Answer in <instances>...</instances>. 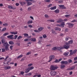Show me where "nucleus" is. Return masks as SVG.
<instances>
[{
	"label": "nucleus",
	"mask_w": 77,
	"mask_h": 77,
	"mask_svg": "<svg viewBox=\"0 0 77 77\" xmlns=\"http://www.w3.org/2000/svg\"><path fill=\"white\" fill-rule=\"evenodd\" d=\"M3 45L5 47V49L6 50H9V45H10L8 44L7 42H6L5 43H3Z\"/></svg>",
	"instance_id": "obj_1"
},
{
	"label": "nucleus",
	"mask_w": 77,
	"mask_h": 77,
	"mask_svg": "<svg viewBox=\"0 0 77 77\" xmlns=\"http://www.w3.org/2000/svg\"><path fill=\"white\" fill-rule=\"evenodd\" d=\"M57 68H58V67L57 66L51 65L50 67V69L51 71H52V70H55L56 69H57Z\"/></svg>",
	"instance_id": "obj_2"
},
{
	"label": "nucleus",
	"mask_w": 77,
	"mask_h": 77,
	"mask_svg": "<svg viewBox=\"0 0 77 77\" xmlns=\"http://www.w3.org/2000/svg\"><path fill=\"white\" fill-rule=\"evenodd\" d=\"M50 74L52 76H54L57 74V72L54 71H52L50 72Z\"/></svg>",
	"instance_id": "obj_3"
},
{
	"label": "nucleus",
	"mask_w": 77,
	"mask_h": 77,
	"mask_svg": "<svg viewBox=\"0 0 77 77\" xmlns=\"http://www.w3.org/2000/svg\"><path fill=\"white\" fill-rule=\"evenodd\" d=\"M77 50L75 49V50H74L72 52V50H70V56H71V55H72L73 54H75L77 52Z\"/></svg>",
	"instance_id": "obj_4"
},
{
	"label": "nucleus",
	"mask_w": 77,
	"mask_h": 77,
	"mask_svg": "<svg viewBox=\"0 0 77 77\" xmlns=\"http://www.w3.org/2000/svg\"><path fill=\"white\" fill-rule=\"evenodd\" d=\"M70 45H64L63 46V48H65V49H68L69 48Z\"/></svg>",
	"instance_id": "obj_5"
},
{
	"label": "nucleus",
	"mask_w": 77,
	"mask_h": 77,
	"mask_svg": "<svg viewBox=\"0 0 77 77\" xmlns=\"http://www.w3.org/2000/svg\"><path fill=\"white\" fill-rule=\"evenodd\" d=\"M13 36H14L13 35H10L8 36H7V38H8L9 39H14V38L13 37Z\"/></svg>",
	"instance_id": "obj_6"
},
{
	"label": "nucleus",
	"mask_w": 77,
	"mask_h": 77,
	"mask_svg": "<svg viewBox=\"0 0 77 77\" xmlns=\"http://www.w3.org/2000/svg\"><path fill=\"white\" fill-rule=\"evenodd\" d=\"M61 63L62 64H64V65H68L69 64L68 62L66 61H61Z\"/></svg>",
	"instance_id": "obj_7"
},
{
	"label": "nucleus",
	"mask_w": 77,
	"mask_h": 77,
	"mask_svg": "<svg viewBox=\"0 0 77 77\" xmlns=\"http://www.w3.org/2000/svg\"><path fill=\"white\" fill-rule=\"evenodd\" d=\"M54 58V55H51L50 56V60L49 61H48V62H50L51 60H52V59H53Z\"/></svg>",
	"instance_id": "obj_8"
},
{
	"label": "nucleus",
	"mask_w": 77,
	"mask_h": 77,
	"mask_svg": "<svg viewBox=\"0 0 77 77\" xmlns=\"http://www.w3.org/2000/svg\"><path fill=\"white\" fill-rule=\"evenodd\" d=\"M64 26H65V22H63L61 23H60V25H58V26H59L60 27H64Z\"/></svg>",
	"instance_id": "obj_9"
},
{
	"label": "nucleus",
	"mask_w": 77,
	"mask_h": 77,
	"mask_svg": "<svg viewBox=\"0 0 77 77\" xmlns=\"http://www.w3.org/2000/svg\"><path fill=\"white\" fill-rule=\"evenodd\" d=\"M59 7L61 8V9H66V7L63 5H59Z\"/></svg>",
	"instance_id": "obj_10"
},
{
	"label": "nucleus",
	"mask_w": 77,
	"mask_h": 77,
	"mask_svg": "<svg viewBox=\"0 0 77 77\" xmlns=\"http://www.w3.org/2000/svg\"><path fill=\"white\" fill-rule=\"evenodd\" d=\"M30 41H32V42H35L36 41V38H30Z\"/></svg>",
	"instance_id": "obj_11"
},
{
	"label": "nucleus",
	"mask_w": 77,
	"mask_h": 77,
	"mask_svg": "<svg viewBox=\"0 0 77 77\" xmlns=\"http://www.w3.org/2000/svg\"><path fill=\"white\" fill-rule=\"evenodd\" d=\"M1 42L2 44H3L4 43H5V42H6V40H5V39L4 38H3L1 40Z\"/></svg>",
	"instance_id": "obj_12"
},
{
	"label": "nucleus",
	"mask_w": 77,
	"mask_h": 77,
	"mask_svg": "<svg viewBox=\"0 0 77 77\" xmlns=\"http://www.w3.org/2000/svg\"><path fill=\"white\" fill-rule=\"evenodd\" d=\"M63 20H62V19H59L58 20V21H57V23H62V22H63Z\"/></svg>",
	"instance_id": "obj_13"
},
{
	"label": "nucleus",
	"mask_w": 77,
	"mask_h": 77,
	"mask_svg": "<svg viewBox=\"0 0 77 77\" xmlns=\"http://www.w3.org/2000/svg\"><path fill=\"white\" fill-rule=\"evenodd\" d=\"M75 66H74L71 67L67 69V70H72V69H74V68H75Z\"/></svg>",
	"instance_id": "obj_14"
},
{
	"label": "nucleus",
	"mask_w": 77,
	"mask_h": 77,
	"mask_svg": "<svg viewBox=\"0 0 77 77\" xmlns=\"http://www.w3.org/2000/svg\"><path fill=\"white\" fill-rule=\"evenodd\" d=\"M10 33L14 35H17L18 33L17 32H10Z\"/></svg>",
	"instance_id": "obj_15"
},
{
	"label": "nucleus",
	"mask_w": 77,
	"mask_h": 77,
	"mask_svg": "<svg viewBox=\"0 0 77 77\" xmlns=\"http://www.w3.org/2000/svg\"><path fill=\"white\" fill-rule=\"evenodd\" d=\"M57 8L56 6H54V7H51L50 8L51 10H55Z\"/></svg>",
	"instance_id": "obj_16"
},
{
	"label": "nucleus",
	"mask_w": 77,
	"mask_h": 77,
	"mask_svg": "<svg viewBox=\"0 0 77 77\" xmlns=\"http://www.w3.org/2000/svg\"><path fill=\"white\" fill-rule=\"evenodd\" d=\"M69 54V52H65L63 53V55L65 56H68Z\"/></svg>",
	"instance_id": "obj_17"
},
{
	"label": "nucleus",
	"mask_w": 77,
	"mask_h": 77,
	"mask_svg": "<svg viewBox=\"0 0 77 77\" xmlns=\"http://www.w3.org/2000/svg\"><path fill=\"white\" fill-rule=\"evenodd\" d=\"M8 43L9 44H10V45H14V42L12 41H10L8 42Z\"/></svg>",
	"instance_id": "obj_18"
},
{
	"label": "nucleus",
	"mask_w": 77,
	"mask_h": 77,
	"mask_svg": "<svg viewBox=\"0 0 77 77\" xmlns=\"http://www.w3.org/2000/svg\"><path fill=\"white\" fill-rule=\"evenodd\" d=\"M73 26H74V24L72 23H69V26L70 28V27H73Z\"/></svg>",
	"instance_id": "obj_19"
},
{
	"label": "nucleus",
	"mask_w": 77,
	"mask_h": 77,
	"mask_svg": "<svg viewBox=\"0 0 77 77\" xmlns=\"http://www.w3.org/2000/svg\"><path fill=\"white\" fill-rule=\"evenodd\" d=\"M11 68V67L10 66H8L5 67L4 68L5 69H10Z\"/></svg>",
	"instance_id": "obj_20"
},
{
	"label": "nucleus",
	"mask_w": 77,
	"mask_h": 77,
	"mask_svg": "<svg viewBox=\"0 0 77 77\" xmlns=\"http://www.w3.org/2000/svg\"><path fill=\"white\" fill-rule=\"evenodd\" d=\"M65 67V66L63 64H61L60 66V68L61 69H63Z\"/></svg>",
	"instance_id": "obj_21"
},
{
	"label": "nucleus",
	"mask_w": 77,
	"mask_h": 77,
	"mask_svg": "<svg viewBox=\"0 0 77 77\" xmlns=\"http://www.w3.org/2000/svg\"><path fill=\"white\" fill-rule=\"evenodd\" d=\"M63 47H58L57 48V50H62V49H63Z\"/></svg>",
	"instance_id": "obj_22"
},
{
	"label": "nucleus",
	"mask_w": 77,
	"mask_h": 77,
	"mask_svg": "<svg viewBox=\"0 0 77 77\" xmlns=\"http://www.w3.org/2000/svg\"><path fill=\"white\" fill-rule=\"evenodd\" d=\"M54 12L55 13H56V14H57L59 12V10L57 9L54 11Z\"/></svg>",
	"instance_id": "obj_23"
},
{
	"label": "nucleus",
	"mask_w": 77,
	"mask_h": 77,
	"mask_svg": "<svg viewBox=\"0 0 77 77\" xmlns=\"http://www.w3.org/2000/svg\"><path fill=\"white\" fill-rule=\"evenodd\" d=\"M9 35V33L6 32L3 35V36H6L7 35Z\"/></svg>",
	"instance_id": "obj_24"
},
{
	"label": "nucleus",
	"mask_w": 77,
	"mask_h": 77,
	"mask_svg": "<svg viewBox=\"0 0 77 77\" xmlns=\"http://www.w3.org/2000/svg\"><path fill=\"white\" fill-rule=\"evenodd\" d=\"M68 42L69 44H71L73 43V40H71L70 41H69Z\"/></svg>",
	"instance_id": "obj_25"
},
{
	"label": "nucleus",
	"mask_w": 77,
	"mask_h": 77,
	"mask_svg": "<svg viewBox=\"0 0 77 77\" xmlns=\"http://www.w3.org/2000/svg\"><path fill=\"white\" fill-rule=\"evenodd\" d=\"M43 29H44V28L43 27H40L38 29L39 31H41V30H43Z\"/></svg>",
	"instance_id": "obj_26"
},
{
	"label": "nucleus",
	"mask_w": 77,
	"mask_h": 77,
	"mask_svg": "<svg viewBox=\"0 0 77 77\" xmlns=\"http://www.w3.org/2000/svg\"><path fill=\"white\" fill-rule=\"evenodd\" d=\"M33 23V21L32 20H29L27 22L28 24H31Z\"/></svg>",
	"instance_id": "obj_27"
},
{
	"label": "nucleus",
	"mask_w": 77,
	"mask_h": 77,
	"mask_svg": "<svg viewBox=\"0 0 77 77\" xmlns=\"http://www.w3.org/2000/svg\"><path fill=\"white\" fill-rule=\"evenodd\" d=\"M29 71H30V70H29V69L28 68V69H26L25 72H26V73L28 72H29Z\"/></svg>",
	"instance_id": "obj_28"
},
{
	"label": "nucleus",
	"mask_w": 77,
	"mask_h": 77,
	"mask_svg": "<svg viewBox=\"0 0 77 77\" xmlns=\"http://www.w3.org/2000/svg\"><path fill=\"white\" fill-rule=\"evenodd\" d=\"M55 30H60L61 29L59 28L56 27L55 28Z\"/></svg>",
	"instance_id": "obj_29"
},
{
	"label": "nucleus",
	"mask_w": 77,
	"mask_h": 77,
	"mask_svg": "<svg viewBox=\"0 0 77 77\" xmlns=\"http://www.w3.org/2000/svg\"><path fill=\"white\" fill-rule=\"evenodd\" d=\"M27 4L28 6H30V5H31L32 4V3L28 2H27Z\"/></svg>",
	"instance_id": "obj_30"
},
{
	"label": "nucleus",
	"mask_w": 77,
	"mask_h": 77,
	"mask_svg": "<svg viewBox=\"0 0 77 77\" xmlns=\"http://www.w3.org/2000/svg\"><path fill=\"white\" fill-rule=\"evenodd\" d=\"M3 26H5V27H6V26H8V24L7 23L3 24Z\"/></svg>",
	"instance_id": "obj_31"
},
{
	"label": "nucleus",
	"mask_w": 77,
	"mask_h": 77,
	"mask_svg": "<svg viewBox=\"0 0 77 77\" xmlns=\"http://www.w3.org/2000/svg\"><path fill=\"white\" fill-rule=\"evenodd\" d=\"M52 50L55 51L57 50V48L56 47H55L52 49Z\"/></svg>",
	"instance_id": "obj_32"
},
{
	"label": "nucleus",
	"mask_w": 77,
	"mask_h": 77,
	"mask_svg": "<svg viewBox=\"0 0 77 77\" xmlns=\"http://www.w3.org/2000/svg\"><path fill=\"white\" fill-rule=\"evenodd\" d=\"M6 28H4L1 30V31L3 32L4 31H6Z\"/></svg>",
	"instance_id": "obj_33"
},
{
	"label": "nucleus",
	"mask_w": 77,
	"mask_h": 77,
	"mask_svg": "<svg viewBox=\"0 0 77 77\" xmlns=\"http://www.w3.org/2000/svg\"><path fill=\"white\" fill-rule=\"evenodd\" d=\"M29 69L30 71V70H32V69H33L34 68V67H31L29 68Z\"/></svg>",
	"instance_id": "obj_34"
},
{
	"label": "nucleus",
	"mask_w": 77,
	"mask_h": 77,
	"mask_svg": "<svg viewBox=\"0 0 77 77\" xmlns=\"http://www.w3.org/2000/svg\"><path fill=\"white\" fill-rule=\"evenodd\" d=\"M65 17L67 18H69V17H70V15H66L65 16Z\"/></svg>",
	"instance_id": "obj_35"
},
{
	"label": "nucleus",
	"mask_w": 77,
	"mask_h": 77,
	"mask_svg": "<svg viewBox=\"0 0 77 77\" xmlns=\"http://www.w3.org/2000/svg\"><path fill=\"white\" fill-rule=\"evenodd\" d=\"M14 39H17V37H18V35H14Z\"/></svg>",
	"instance_id": "obj_36"
},
{
	"label": "nucleus",
	"mask_w": 77,
	"mask_h": 77,
	"mask_svg": "<svg viewBox=\"0 0 77 77\" xmlns=\"http://www.w3.org/2000/svg\"><path fill=\"white\" fill-rule=\"evenodd\" d=\"M71 62H72V60H68V63H71Z\"/></svg>",
	"instance_id": "obj_37"
},
{
	"label": "nucleus",
	"mask_w": 77,
	"mask_h": 77,
	"mask_svg": "<svg viewBox=\"0 0 77 77\" xmlns=\"http://www.w3.org/2000/svg\"><path fill=\"white\" fill-rule=\"evenodd\" d=\"M8 8H9V9H13L11 5H9Z\"/></svg>",
	"instance_id": "obj_38"
},
{
	"label": "nucleus",
	"mask_w": 77,
	"mask_h": 77,
	"mask_svg": "<svg viewBox=\"0 0 77 77\" xmlns=\"http://www.w3.org/2000/svg\"><path fill=\"white\" fill-rule=\"evenodd\" d=\"M53 5L52 4H50L49 5H48V8H50Z\"/></svg>",
	"instance_id": "obj_39"
},
{
	"label": "nucleus",
	"mask_w": 77,
	"mask_h": 77,
	"mask_svg": "<svg viewBox=\"0 0 77 77\" xmlns=\"http://www.w3.org/2000/svg\"><path fill=\"white\" fill-rule=\"evenodd\" d=\"M23 35L25 37V36L27 37V36H29V35H28V34L26 33H24V34Z\"/></svg>",
	"instance_id": "obj_40"
},
{
	"label": "nucleus",
	"mask_w": 77,
	"mask_h": 77,
	"mask_svg": "<svg viewBox=\"0 0 77 77\" xmlns=\"http://www.w3.org/2000/svg\"><path fill=\"white\" fill-rule=\"evenodd\" d=\"M43 37L44 38H47V35H46L44 34L43 35Z\"/></svg>",
	"instance_id": "obj_41"
},
{
	"label": "nucleus",
	"mask_w": 77,
	"mask_h": 77,
	"mask_svg": "<svg viewBox=\"0 0 77 77\" xmlns=\"http://www.w3.org/2000/svg\"><path fill=\"white\" fill-rule=\"evenodd\" d=\"M48 21H50V22H54V20H48Z\"/></svg>",
	"instance_id": "obj_42"
},
{
	"label": "nucleus",
	"mask_w": 77,
	"mask_h": 77,
	"mask_svg": "<svg viewBox=\"0 0 77 77\" xmlns=\"http://www.w3.org/2000/svg\"><path fill=\"white\" fill-rule=\"evenodd\" d=\"M21 38H22V36H20L18 37L17 39L19 40V39H21Z\"/></svg>",
	"instance_id": "obj_43"
},
{
	"label": "nucleus",
	"mask_w": 77,
	"mask_h": 77,
	"mask_svg": "<svg viewBox=\"0 0 77 77\" xmlns=\"http://www.w3.org/2000/svg\"><path fill=\"white\" fill-rule=\"evenodd\" d=\"M69 39V38L68 37H67L66 38V41H68V40Z\"/></svg>",
	"instance_id": "obj_44"
},
{
	"label": "nucleus",
	"mask_w": 77,
	"mask_h": 77,
	"mask_svg": "<svg viewBox=\"0 0 77 77\" xmlns=\"http://www.w3.org/2000/svg\"><path fill=\"white\" fill-rule=\"evenodd\" d=\"M45 2H50V0H45Z\"/></svg>",
	"instance_id": "obj_45"
},
{
	"label": "nucleus",
	"mask_w": 77,
	"mask_h": 77,
	"mask_svg": "<svg viewBox=\"0 0 77 77\" xmlns=\"http://www.w3.org/2000/svg\"><path fill=\"white\" fill-rule=\"evenodd\" d=\"M22 56H23V55H20V56H19L17 57V58L18 59V58H20V57H22Z\"/></svg>",
	"instance_id": "obj_46"
},
{
	"label": "nucleus",
	"mask_w": 77,
	"mask_h": 77,
	"mask_svg": "<svg viewBox=\"0 0 77 77\" xmlns=\"http://www.w3.org/2000/svg\"><path fill=\"white\" fill-rule=\"evenodd\" d=\"M58 2L59 3H63V1H59Z\"/></svg>",
	"instance_id": "obj_47"
},
{
	"label": "nucleus",
	"mask_w": 77,
	"mask_h": 77,
	"mask_svg": "<svg viewBox=\"0 0 77 77\" xmlns=\"http://www.w3.org/2000/svg\"><path fill=\"white\" fill-rule=\"evenodd\" d=\"M13 46L11 45L10 46V48L11 49V50H12V48H13Z\"/></svg>",
	"instance_id": "obj_48"
},
{
	"label": "nucleus",
	"mask_w": 77,
	"mask_h": 77,
	"mask_svg": "<svg viewBox=\"0 0 77 77\" xmlns=\"http://www.w3.org/2000/svg\"><path fill=\"white\" fill-rule=\"evenodd\" d=\"M45 17H46V18H48V17H49L48 16V15H47V14H45Z\"/></svg>",
	"instance_id": "obj_49"
},
{
	"label": "nucleus",
	"mask_w": 77,
	"mask_h": 77,
	"mask_svg": "<svg viewBox=\"0 0 77 77\" xmlns=\"http://www.w3.org/2000/svg\"><path fill=\"white\" fill-rule=\"evenodd\" d=\"M30 53H31V52H28L27 53L26 55H29V54H30Z\"/></svg>",
	"instance_id": "obj_50"
},
{
	"label": "nucleus",
	"mask_w": 77,
	"mask_h": 77,
	"mask_svg": "<svg viewBox=\"0 0 77 77\" xmlns=\"http://www.w3.org/2000/svg\"><path fill=\"white\" fill-rule=\"evenodd\" d=\"M30 2H33L32 0H26V2H30Z\"/></svg>",
	"instance_id": "obj_51"
},
{
	"label": "nucleus",
	"mask_w": 77,
	"mask_h": 77,
	"mask_svg": "<svg viewBox=\"0 0 77 77\" xmlns=\"http://www.w3.org/2000/svg\"><path fill=\"white\" fill-rule=\"evenodd\" d=\"M2 52H5V49H2Z\"/></svg>",
	"instance_id": "obj_52"
},
{
	"label": "nucleus",
	"mask_w": 77,
	"mask_h": 77,
	"mask_svg": "<svg viewBox=\"0 0 77 77\" xmlns=\"http://www.w3.org/2000/svg\"><path fill=\"white\" fill-rule=\"evenodd\" d=\"M54 62H56V63L59 62V60L58 61L57 59H56L55 61H54Z\"/></svg>",
	"instance_id": "obj_53"
},
{
	"label": "nucleus",
	"mask_w": 77,
	"mask_h": 77,
	"mask_svg": "<svg viewBox=\"0 0 77 77\" xmlns=\"http://www.w3.org/2000/svg\"><path fill=\"white\" fill-rule=\"evenodd\" d=\"M29 39L28 38H26L24 40V41H28Z\"/></svg>",
	"instance_id": "obj_54"
},
{
	"label": "nucleus",
	"mask_w": 77,
	"mask_h": 77,
	"mask_svg": "<svg viewBox=\"0 0 77 77\" xmlns=\"http://www.w3.org/2000/svg\"><path fill=\"white\" fill-rule=\"evenodd\" d=\"M24 72L23 71H21V74H22V75H23V74H24Z\"/></svg>",
	"instance_id": "obj_55"
},
{
	"label": "nucleus",
	"mask_w": 77,
	"mask_h": 77,
	"mask_svg": "<svg viewBox=\"0 0 77 77\" xmlns=\"http://www.w3.org/2000/svg\"><path fill=\"white\" fill-rule=\"evenodd\" d=\"M32 65H33L32 64H28V66H32Z\"/></svg>",
	"instance_id": "obj_56"
},
{
	"label": "nucleus",
	"mask_w": 77,
	"mask_h": 77,
	"mask_svg": "<svg viewBox=\"0 0 77 77\" xmlns=\"http://www.w3.org/2000/svg\"><path fill=\"white\" fill-rule=\"evenodd\" d=\"M34 32H39V31L38 30H34Z\"/></svg>",
	"instance_id": "obj_57"
},
{
	"label": "nucleus",
	"mask_w": 77,
	"mask_h": 77,
	"mask_svg": "<svg viewBox=\"0 0 77 77\" xmlns=\"http://www.w3.org/2000/svg\"><path fill=\"white\" fill-rule=\"evenodd\" d=\"M61 60H62V58H60V59H59L58 60V62H60V61H61Z\"/></svg>",
	"instance_id": "obj_58"
},
{
	"label": "nucleus",
	"mask_w": 77,
	"mask_h": 77,
	"mask_svg": "<svg viewBox=\"0 0 77 77\" xmlns=\"http://www.w3.org/2000/svg\"><path fill=\"white\" fill-rule=\"evenodd\" d=\"M77 59V57H76L74 58V60H76Z\"/></svg>",
	"instance_id": "obj_59"
},
{
	"label": "nucleus",
	"mask_w": 77,
	"mask_h": 77,
	"mask_svg": "<svg viewBox=\"0 0 77 77\" xmlns=\"http://www.w3.org/2000/svg\"><path fill=\"white\" fill-rule=\"evenodd\" d=\"M28 26L29 27H32V26L31 25H29Z\"/></svg>",
	"instance_id": "obj_60"
},
{
	"label": "nucleus",
	"mask_w": 77,
	"mask_h": 77,
	"mask_svg": "<svg viewBox=\"0 0 77 77\" xmlns=\"http://www.w3.org/2000/svg\"><path fill=\"white\" fill-rule=\"evenodd\" d=\"M76 21V20H73L72 21H71L73 23L74 22H75Z\"/></svg>",
	"instance_id": "obj_61"
},
{
	"label": "nucleus",
	"mask_w": 77,
	"mask_h": 77,
	"mask_svg": "<svg viewBox=\"0 0 77 77\" xmlns=\"http://www.w3.org/2000/svg\"><path fill=\"white\" fill-rule=\"evenodd\" d=\"M72 74V72H69V74L70 75H71V74Z\"/></svg>",
	"instance_id": "obj_62"
},
{
	"label": "nucleus",
	"mask_w": 77,
	"mask_h": 77,
	"mask_svg": "<svg viewBox=\"0 0 77 77\" xmlns=\"http://www.w3.org/2000/svg\"><path fill=\"white\" fill-rule=\"evenodd\" d=\"M4 59L3 57H0V60H2L3 59Z\"/></svg>",
	"instance_id": "obj_63"
},
{
	"label": "nucleus",
	"mask_w": 77,
	"mask_h": 77,
	"mask_svg": "<svg viewBox=\"0 0 77 77\" xmlns=\"http://www.w3.org/2000/svg\"><path fill=\"white\" fill-rule=\"evenodd\" d=\"M37 76H38V77H41V75H37Z\"/></svg>",
	"instance_id": "obj_64"
}]
</instances>
